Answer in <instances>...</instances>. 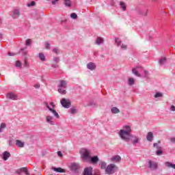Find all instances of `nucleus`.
<instances>
[{"mask_svg": "<svg viewBox=\"0 0 175 175\" xmlns=\"http://www.w3.org/2000/svg\"><path fill=\"white\" fill-rule=\"evenodd\" d=\"M131 132H132L131 126H124L123 129L120 131L119 135L124 142H131Z\"/></svg>", "mask_w": 175, "mask_h": 175, "instance_id": "obj_1", "label": "nucleus"}, {"mask_svg": "<svg viewBox=\"0 0 175 175\" xmlns=\"http://www.w3.org/2000/svg\"><path fill=\"white\" fill-rule=\"evenodd\" d=\"M118 170V167L114 163L109 164L105 168L106 174H114Z\"/></svg>", "mask_w": 175, "mask_h": 175, "instance_id": "obj_2", "label": "nucleus"}, {"mask_svg": "<svg viewBox=\"0 0 175 175\" xmlns=\"http://www.w3.org/2000/svg\"><path fill=\"white\" fill-rule=\"evenodd\" d=\"M66 81H59V83L58 84V92L62 94V95H65L66 94Z\"/></svg>", "mask_w": 175, "mask_h": 175, "instance_id": "obj_3", "label": "nucleus"}, {"mask_svg": "<svg viewBox=\"0 0 175 175\" xmlns=\"http://www.w3.org/2000/svg\"><path fill=\"white\" fill-rule=\"evenodd\" d=\"M81 152L82 154V158L85 161H88V159H91V157H90V150L87 149H82Z\"/></svg>", "mask_w": 175, "mask_h": 175, "instance_id": "obj_4", "label": "nucleus"}, {"mask_svg": "<svg viewBox=\"0 0 175 175\" xmlns=\"http://www.w3.org/2000/svg\"><path fill=\"white\" fill-rule=\"evenodd\" d=\"M44 105L46 107H47V109H49V111H51V113H53L55 117L59 118V115L57 113V111L53 108H51L50 106H49V103H44Z\"/></svg>", "mask_w": 175, "mask_h": 175, "instance_id": "obj_5", "label": "nucleus"}, {"mask_svg": "<svg viewBox=\"0 0 175 175\" xmlns=\"http://www.w3.org/2000/svg\"><path fill=\"white\" fill-rule=\"evenodd\" d=\"M61 105L63 106V107L69 109V107H70V100L66 98H63L61 100Z\"/></svg>", "mask_w": 175, "mask_h": 175, "instance_id": "obj_6", "label": "nucleus"}, {"mask_svg": "<svg viewBox=\"0 0 175 175\" xmlns=\"http://www.w3.org/2000/svg\"><path fill=\"white\" fill-rule=\"evenodd\" d=\"M109 161L111 162H116V163H118L120 161H121V157L118 155H115L109 159Z\"/></svg>", "mask_w": 175, "mask_h": 175, "instance_id": "obj_7", "label": "nucleus"}, {"mask_svg": "<svg viewBox=\"0 0 175 175\" xmlns=\"http://www.w3.org/2000/svg\"><path fill=\"white\" fill-rule=\"evenodd\" d=\"M149 167L152 169V170H155V169L158 168V163H154L151 161H148Z\"/></svg>", "mask_w": 175, "mask_h": 175, "instance_id": "obj_8", "label": "nucleus"}, {"mask_svg": "<svg viewBox=\"0 0 175 175\" xmlns=\"http://www.w3.org/2000/svg\"><path fill=\"white\" fill-rule=\"evenodd\" d=\"M7 98H8V99H12V100H17V95L14 93H8L7 94Z\"/></svg>", "mask_w": 175, "mask_h": 175, "instance_id": "obj_9", "label": "nucleus"}, {"mask_svg": "<svg viewBox=\"0 0 175 175\" xmlns=\"http://www.w3.org/2000/svg\"><path fill=\"white\" fill-rule=\"evenodd\" d=\"M130 140L132 142L133 144H137V143H139V137H136L135 135H131Z\"/></svg>", "mask_w": 175, "mask_h": 175, "instance_id": "obj_10", "label": "nucleus"}, {"mask_svg": "<svg viewBox=\"0 0 175 175\" xmlns=\"http://www.w3.org/2000/svg\"><path fill=\"white\" fill-rule=\"evenodd\" d=\"M83 175H92V168L91 167L85 168L84 170Z\"/></svg>", "mask_w": 175, "mask_h": 175, "instance_id": "obj_11", "label": "nucleus"}, {"mask_svg": "<svg viewBox=\"0 0 175 175\" xmlns=\"http://www.w3.org/2000/svg\"><path fill=\"white\" fill-rule=\"evenodd\" d=\"M9 158H10V152H9L8 151H5L3 153V159H4V161H8V159H9Z\"/></svg>", "mask_w": 175, "mask_h": 175, "instance_id": "obj_12", "label": "nucleus"}, {"mask_svg": "<svg viewBox=\"0 0 175 175\" xmlns=\"http://www.w3.org/2000/svg\"><path fill=\"white\" fill-rule=\"evenodd\" d=\"M146 139H147L148 142H152V139H154V134H152V132L148 133Z\"/></svg>", "mask_w": 175, "mask_h": 175, "instance_id": "obj_13", "label": "nucleus"}, {"mask_svg": "<svg viewBox=\"0 0 175 175\" xmlns=\"http://www.w3.org/2000/svg\"><path fill=\"white\" fill-rule=\"evenodd\" d=\"M71 169L74 172H76V171L79 170V169H80V165H79L77 163H72L71 165Z\"/></svg>", "mask_w": 175, "mask_h": 175, "instance_id": "obj_14", "label": "nucleus"}, {"mask_svg": "<svg viewBox=\"0 0 175 175\" xmlns=\"http://www.w3.org/2000/svg\"><path fill=\"white\" fill-rule=\"evenodd\" d=\"M90 162H92V163L95 164L98 162H99V158L98 157V156H94L92 158H90Z\"/></svg>", "mask_w": 175, "mask_h": 175, "instance_id": "obj_15", "label": "nucleus"}, {"mask_svg": "<svg viewBox=\"0 0 175 175\" xmlns=\"http://www.w3.org/2000/svg\"><path fill=\"white\" fill-rule=\"evenodd\" d=\"M53 170H54V172H57V173H65V170L62 167H53Z\"/></svg>", "mask_w": 175, "mask_h": 175, "instance_id": "obj_16", "label": "nucleus"}, {"mask_svg": "<svg viewBox=\"0 0 175 175\" xmlns=\"http://www.w3.org/2000/svg\"><path fill=\"white\" fill-rule=\"evenodd\" d=\"M87 68H88V69H90V70H94L95 69V68H96V66H95V64H94V63H89L87 65Z\"/></svg>", "mask_w": 175, "mask_h": 175, "instance_id": "obj_17", "label": "nucleus"}, {"mask_svg": "<svg viewBox=\"0 0 175 175\" xmlns=\"http://www.w3.org/2000/svg\"><path fill=\"white\" fill-rule=\"evenodd\" d=\"M46 122L51 124V125H53L54 123L53 122V116H48L46 117Z\"/></svg>", "mask_w": 175, "mask_h": 175, "instance_id": "obj_18", "label": "nucleus"}, {"mask_svg": "<svg viewBox=\"0 0 175 175\" xmlns=\"http://www.w3.org/2000/svg\"><path fill=\"white\" fill-rule=\"evenodd\" d=\"M100 169H101L102 170H106V167H107V163H106V162H105V161H102V162L100 163Z\"/></svg>", "mask_w": 175, "mask_h": 175, "instance_id": "obj_19", "label": "nucleus"}, {"mask_svg": "<svg viewBox=\"0 0 175 175\" xmlns=\"http://www.w3.org/2000/svg\"><path fill=\"white\" fill-rule=\"evenodd\" d=\"M16 145L18 146V147H20L21 148H22L23 147H24V142L17 139L16 141Z\"/></svg>", "mask_w": 175, "mask_h": 175, "instance_id": "obj_20", "label": "nucleus"}, {"mask_svg": "<svg viewBox=\"0 0 175 175\" xmlns=\"http://www.w3.org/2000/svg\"><path fill=\"white\" fill-rule=\"evenodd\" d=\"M111 110L113 114H118V113H120V109L116 107H112Z\"/></svg>", "mask_w": 175, "mask_h": 175, "instance_id": "obj_21", "label": "nucleus"}, {"mask_svg": "<svg viewBox=\"0 0 175 175\" xmlns=\"http://www.w3.org/2000/svg\"><path fill=\"white\" fill-rule=\"evenodd\" d=\"M102 43H103V38L98 37L97 38L96 40V44H102Z\"/></svg>", "mask_w": 175, "mask_h": 175, "instance_id": "obj_22", "label": "nucleus"}, {"mask_svg": "<svg viewBox=\"0 0 175 175\" xmlns=\"http://www.w3.org/2000/svg\"><path fill=\"white\" fill-rule=\"evenodd\" d=\"M165 166H167V167H172V169H175V164H172L170 162H165Z\"/></svg>", "mask_w": 175, "mask_h": 175, "instance_id": "obj_23", "label": "nucleus"}, {"mask_svg": "<svg viewBox=\"0 0 175 175\" xmlns=\"http://www.w3.org/2000/svg\"><path fill=\"white\" fill-rule=\"evenodd\" d=\"M64 4L66 6H68V8H70L72 2L70 1V0H64Z\"/></svg>", "mask_w": 175, "mask_h": 175, "instance_id": "obj_24", "label": "nucleus"}, {"mask_svg": "<svg viewBox=\"0 0 175 175\" xmlns=\"http://www.w3.org/2000/svg\"><path fill=\"white\" fill-rule=\"evenodd\" d=\"M165 62H166V57H161L159 60V64L160 65H163V64H165Z\"/></svg>", "mask_w": 175, "mask_h": 175, "instance_id": "obj_25", "label": "nucleus"}, {"mask_svg": "<svg viewBox=\"0 0 175 175\" xmlns=\"http://www.w3.org/2000/svg\"><path fill=\"white\" fill-rule=\"evenodd\" d=\"M120 5L124 11L126 10V5H125V3L120 1Z\"/></svg>", "mask_w": 175, "mask_h": 175, "instance_id": "obj_26", "label": "nucleus"}, {"mask_svg": "<svg viewBox=\"0 0 175 175\" xmlns=\"http://www.w3.org/2000/svg\"><path fill=\"white\" fill-rule=\"evenodd\" d=\"M132 72L134 75H135L137 77H140V74L138 70H136V68H133Z\"/></svg>", "mask_w": 175, "mask_h": 175, "instance_id": "obj_27", "label": "nucleus"}, {"mask_svg": "<svg viewBox=\"0 0 175 175\" xmlns=\"http://www.w3.org/2000/svg\"><path fill=\"white\" fill-rule=\"evenodd\" d=\"M39 57L41 61H46V57H44V54L42 53H39Z\"/></svg>", "mask_w": 175, "mask_h": 175, "instance_id": "obj_28", "label": "nucleus"}, {"mask_svg": "<svg viewBox=\"0 0 175 175\" xmlns=\"http://www.w3.org/2000/svg\"><path fill=\"white\" fill-rule=\"evenodd\" d=\"M70 113L71 114H76L77 113V110L76 109V107H72L70 109Z\"/></svg>", "mask_w": 175, "mask_h": 175, "instance_id": "obj_29", "label": "nucleus"}, {"mask_svg": "<svg viewBox=\"0 0 175 175\" xmlns=\"http://www.w3.org/2000/svg\"><path fill=\"white\" fill-rule=\"evenodd\" d=\"M44 47L46 50H50V47H51V44H50V43L49 42H46L44 44Z\"/></svg>", "mask_w": 175, "mask_h": 175, "instance_id": "obj_30", "label": "nucleus"}, {"mask_svg": "<svg viewBox=\"0 0 175 175\" xmlns=\"http://www.w3.org/2000/svg\"><path fill=\"white\" fill-rule=\"evenodd\" d=\"M134 83H135V79L133 78H130L129 79V85H133Z\"/></svg>", "mask_w": 175, "mask_h": 175, "instance_id": "obj_31", "label": "nucleus"}, {"mask_svg": "<svg viewBox=\"0 0 175 175\" xmlns=\"http://www.w3.org/2000/svg\"><path fill=\"white\" fill-rule=\"evenodd\" d=\"M14 16L15 17H19V16H20V11H18V10H15V11L14 12Z\"/></svg>", "mask_w": 175, "mask_h": 175, "instance_id": "obj_32", "label": "nucleus"}, {"mask_svg": "<svg viewBox=\"0 0 175 175\" xmlns=\"http://www.w3.org/2000/svg\"><path fill=\"white\" fill-rule=\"evenodd\" d=\"M163 96L162 93L161 92H157L156 93V94L154 95V98H161Z\"/></svg>", "mask_w": 175, "mask_h": 175, "instance_id": "obj_33", "label": "nucleus"}, {"mask_svg": "<svg viewBox=\"0 0 175 175\" xmlns=\"http://www.w3.org/2000/svg\"><path fill=\"white\" fill-rule=\"evenodd\" d=\"M158 150L157 151V155H162V150H161V147L158 146Z\"/></svg>", "mask_w": 175, "mask_h": 175, "instance_id": "obj_34", "label": "nucleus"}, {"mask_svg": "<svg viewBox=\"0 0 175 175\" xmlns=\"http://www.w3.org/2000/svg\"><path fill=\"white\" fill-rule=\"evenodd\" d=\"M115 42L117 44V46H120L121 45V41H120V38H116Z\"/></svg>", "mask_w": 175, "mask_h": 175, "instance_id": "obj_35", "label": "nucleus"}, {"mask_svg": "<svg viewBox=\"0 0 175 175\" xmlns=\"http://www.w3.org/2000/svg\"><path fill=\"white\" fill-rule=\"evenodd\" d=\"M70 17H71V18L76 19V18H77V14L76 13H72L70 14Z\"/></svg>", "mask_w": 175, "mask_h": 175, "instance_id": "obj_36", "label": "nucleus"}, {"mask_svg": "<svg viewBox=\"0 0 175 175\" xmlns=\"http://www.w3.org/2000/svg\"><path fill=\"white\" fill-rule=\"evenodd\" d=\"M36 3H35V1H31V3H28L27 6L29 8L31 6H35Z\"/></svg>", "mask_w": 175, "mask_h": 175, "instance_id": "obj_37", "label": "nucleus"}, {"mask_svg": "<svg viewBox=\"0 0 175 175\" xmlns=\"http://www.w3.org/2000/svg\"><path fill=\"white\" fill-rule=\"evenodd\" d=\"M16 66H17L18 68H20V66H21V62L16 61Z\"/></svg>", "mask_w": 175, "mask_h": 175, "instance_id": "obj_38", "label": "nucleus"}, {"mask_svg": "<svg viewBox=\"0 0 175 175\" xmlns=\"http://www.w3.org/2000/svg\"><path fill=\"white\" fill-rule=\"evenodd\" d=\"M31 44V39H27L26 40V46H29Z\"/></svg>", "mask_w": 175, "mask_h": 175, "instance_id": "obj_39", "label": "nucleus"}, {"mask_svg": "<svg viewBox=\"0 0 175 175\" xmlns=\"http://www.w3.org/2000/svg\"><path fill=\"white\" fill-rule=\"evenodd\" d=\"M6 128V124L5 123H1V129H5Z\"/></svg>", "mask_w": 175, "mask_h": 175, "instance_id": "obj_40", "label": "nucleus"}, {"mask_svg": "<svg viewBox=\"0 0 175 175\" xmlns=\"http://www.w3.org/2000/svg\"><path fill=\"white\" fill-rule=\"evenodd\" d=\"M127 47L128 46L124 44L121 46V49H122V50H126Z\"/></svg>", "mask_w": 175, "mask_h": 175, "instance_id": "obj_41", "label": "nucleus"}, {"mask_svg": "<svg viewBox=\"0 0 175 175\" xmlns=\"http://www.w3.org/2000/svg\"><path fill=\"white\" fill-rule=\"evenodd\" d=\"M8 55H9L10 57H13L14 55H16V54L10 52V53H8Z\"/></svg>", "mask_w": 175, "mask_h": 175, "instance_id": "obj_42", "label": "nucleus"}, {"mask_svg": "<svg viewBox=\"0 0 175 175\" xmlns=\"http://www.w3.org/2000/svg\"><path fill=\"white\" fill-rule=\"evenodd\" d=\"M170 142H171L172 143H175V138H174V137H171V138H170Z\"/></svg>", "mask_w": 175, "mask_h": 175, "instance_id": "obj_43", "label": "nucleus"}, {"mask_svg": "<svg viewBox=\"0 0 175 175\" xmlns=\"http://www.w3.org/2000/svg\"><path fill=\"white\" fill-rule=\"evenodd\" d=\"M153 146H154V147H156V148H157V150H158V147H161V146H159L158 145V144H157V143L154 144Z\"/></svg>", "mask_w": 175, "mask_h": 175, "instance_id": "obj_44", "label": "nucleus"}, {"mask_svg": "<svg viewBox=\"0 0 175 175\" xmlns=\"http://www.w3.org/2000/svg\"><path fill=\"white\" fill-rule=\"evenodd\" d=\"M53 53H55L57 54L58 53V49L57 48H55L53 49Z\"/></svg>", "mask_w": 175, "mask_h": 175, "instance_id": "obj_45", "label": "nucleus"}, {"mask_svg": "<svg viewBox=\"0 0 175 175\" xmlns=\"http://www.w3.org/2000/svg\"><path fill=\"white\" fill-rule=\"evenodd\" d=\"M50 105L52 106V109H54V107H55V105H54V103H50Z\"/></svg>", "mask_w": 175, "mask_h": 175, "instance_id": "obj_46", "label": "nucleus"}, {"mask_svg": "<svg viewBox=\"0 0 175 175\" xmlns=\"http://www.w3.org/2000/svg\"><path fill=\"white\" fill-rule=\"evenodd\" d=\"M170 109H171L172 111H175V107H174V105H172Z\"/></svg>", "mask_w": 175, "mask_h": 175, "instance_id": "obj_47", "label": "nucleus"}, {"mask_svg": "<svg viewBox=\"0 0 175 175\" xmlns=\"http://www.w3.org/2000/svg\"><path fill=\"white\" fill-rule=\"evenodd\" d=\"M58 157H62V152L61 151L57 152Z\"/></svg>", "mask_w": 175, "mask_h": 175, "instance_id": "obj_48", "label": "nucleus"}, {"mask_svg": "<svg viewBox=\"0 0 175 175\" xmlns=\"http://www.w3.org/2000/svg\"><path fill=\"white\" fill-rule=\"evenodd\" d=\"M56 2H58V0H53L52 1V5H55Z\"/></svg>", "mask_w": 175, "mask_h": 175, "instance_id": "obj_49", "label": "nucleus"}, {"mask_svg": "<svg viewBox=\"0 0 175 175\" xmlns=\"http://www.w3.org/2000/svg\"><path fill=\"white\" fill-rule=\"evenodd\" d=\"M35 88H40V85L36 84L34 85Z\"/></svg>", "mask_w": 175, "mask_h": 175, "instance_id": "obj_50", "label": "nucleus"}, {"mask_svg": "<svg viewBox=\"0 0 175 175\" xmlns=\"http://www.w3.org/2000/svg\"><path fill=\"white\" fill-rule=\"evenodd\" d=\"M22 170H23V172H27V168L23 167V168H22Z\"/></svg>", "mask_w": 175, "mask_h": 175, "instance_id": "obj_51", "label": "nucleus"}, {"mask_svg": "<svg viewBox=\"0 0 175 175\" xmlns=\"http://www.w3.org/2000/svg\"><path fill=\"white\" fill-rule=\"evenodd\" d=\"M25 65H28V63L27 62V61H25Z\"/></svg>", "mask_w": 175, "mask_h": 175, "instance_id": "obj_52", "label": "nucleus"}, {"mask_svg": "<svg viewBox=\"0 0 175 175\" xmlns=\"http://www.w3.org/2000/svg\"><path fill=\"white\" fill-rule=\"evenodd\" d=\"M0 132H2V129H0Z\"/></svg>", "mask_w": 175, "mask_h": 175, "instance_id": "obj_53", "label": "nucleus"}, {"mask_svg": "<svg viewBox=\"0 0 175 175\" xmlns=\"http://www.w3.org/2000/svg\"><path fill=\"white\" fill-rule=\"evenodd\" d=\"M152 1H157V0H152Z\"/></svg>", "mask_w": 175, "mask_h": 175, "instance_id": "obj_54", "label": "nucleus"}]
</instances>
